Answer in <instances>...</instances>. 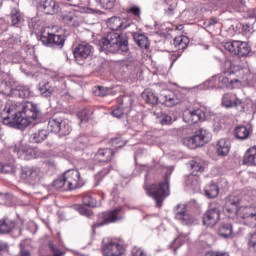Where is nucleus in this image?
<instances>
[{"label":"nucleus","instance_id":"nucleus-20","mask_svg":"<svg viewBox=\"0 0 256 256\" xmlns=\"http://www.w3.org/2000/svg\"><path fill=\"white\" fill-rule=\"evenodd\" d=\"M160 101L167 107H173L179 103V98H177V95H175L174 92L165 90L160 94Z\"/></svg>","mask_w":256,"mask_h":256},{"label":"nucleus","instance_id":"nucleus-4","mask_svg":"<svg viewBox=\"0 0 256 256\" xmlns=\"http://www.w3.org/2000/svg\"><path fill=\"white\" fill-rule=\"evenodd\" d=\"M85 185V181L81 179L79 170L70 169L64 172L62 176L54 181L55 189L58 191H75Z\"/></svg>","mask_w":256,"mask_h":256},{"label":"nucleus","instance_id":"nucleus-60","mask_svg":"<svg viewBox=\"0 0 256 256\" xmlns=\"http://www.w3.org/2000/svg\"><path fill=\"white\" fill-rule=\"evenodd\" d=\"M216 256H229V254L226 252H217Z\"/></svg>","mask_w":256,"mask_h":256},{"label":"nucleus","instance_id":"nucleus-31","mask_svg":"<svg viewBox=\"0 0 256 256\" xmlns=\"http://www.w3.org/2000/svg\"><path fill=\"white\" fill-rule=\"evenodd\" d=\"M14 91H15V95H18V97H20L21 99H29V97L33 95V92H31V89L23 85L16 86Z\"/></svg>","mask_w":256,"mask_h":256},{"label":"nucleus","instance_id":"nucleus-50","mask_svg":"<svg viewBox=\"0 0 256 256\" xmlns=\"http://www.w3.org/2000/svg\"><path fill=\"white\" fill-rule=\"evenodd\" d=\"M78 211H79L80 215H85L88 218L93 217V212L83 206H79Z\"/></svg>","mask_w":256,"mask_h":256},{"label":"nucleus","instance_id":"nucleus-19","mask_svg":"<svg viewBox=\"0 0 256 256\" xmlns=\"http://www.w3.org/2000/svg\"><path fill=\"white\" fill-rule=\"evenodd\" d=\"M177 209H181V210L176 211L175 217L183 225H193L195 223V218H193V216H191V214H189L185 211V205L179 204V205H177Z\"/></svg>","mask_w":256,"mask_h":256},{"label":"nucleus","instance_id":"nucleus-6","mask_svg":"<svg viewBox=\"0 0 256 256\" xmlns=\"http://www.w3.org/2000/svg\"><path fill=\"white\" fill-rule=\"evenodd\" d=\"M210 139L211 133L205 128H199L192 137L184 138L183 144L189 149H197V147H203L205 143H209Z\"/></svg>","mask_w":256,"mask_h":256},{"label":"nucleus","instance_id":"nucleus-5","mask_svg":"<svg viewBox=\"0 0 256 256\" xmlns=\"http://www.w3.org/2000/svg\"><path fill=\"white\" fill-rule=\"evenodd\" d=\"M39 40L46 47H53L54 49H63V45H65V35L59 26L44 28Z\"/></svg>","mask_w":256,"mask_h":256},{"label":"nucleus","instance_id":"nucleus-18","mask_svg":"<svg viewBox=\"0 0 256 256\" xmlns=\"http://www.w3.org/2000/svg\"><path fill=\"white\" fill-rule=\"evenodd\" d=\"M203 119H205V113L201 109L186 110L183 114V120L186 123L195 124L203 121Z\"/></svg>","mask_w":256,"mask_h":256},{"label":"nucleus","instance_id":"nucleus-46","mask_svg":"<svg viewBox=\"0 0 256 256\" xmlns=\"http://www.w3.org/2000/svg\"><path fill=\"white\" fill-rule=\"evenodd\" d=\"M131 256H149L147 251L139 246L132 247Z\"/></svg>","mask_w":256,"mask_h":256},{"label":"nucleus","instance_id":"nucleus-11","mask_svg":"<svg viewBox=\"0 0 256 256\" xmlns=\"http://www.w3.org/2000/svg\"><path fill=\"white\" fill-rule=\"evenodd\" d=\"M224 48L232 55H238V57H247L251 53V47L247 42L234 40L231 42H226Z\"/></svg>","mask_w":256,"mask_h":256},{"label":"nucleus","instance_id":"nucleus-49","mask_svg":"<svg viewBox=\"0 0 256 256\" xmlns=\"http://www.w3.org/2000/svg\"><path fill=\"white\" fill-rule=\"evenodd\" d=\"M111 114L113 115V117H116V119H121V117L125 115V112L123 111V107L119 106L114 109Z\"/></svg>","mask_w":256,"mask_h":256},{"label":"nucleus","instance_id":"nucleus-40","mask_svg":"<svg viewBox=\"0 0 256 256\" xmlns=\"http://www.w3.org/2000/svg\"><path fill=\"white\" fill-rule=\"evenodd\" d=\"M187 241L186 234H180L170 245V247H174V253H177V249H179L184 243Z\"/></svg>","mask_w":256,"mask_h":256},{"label":"nucleus","instance_id":"nucleus-61","mask_svg":"<svg viewBox=\"0 0 256 256\" xmlns=\"http://www.w3.org/2000/svg\"><path fill=\"white\" fill-rule=\"evenodd\" d=\"M205 256H217V253L215 252H207Z\"/></svg>","mask_w":256,"mask_h":256},{"label":"nucleus","instance_id":"nucleus-63","mask_svg":"<svg viewBox=\"0 0 256 256\" xmlns=\"http://www.w3.org/2000/svg\"><path fill=\"white\" fill-rule=\"evenodd\" d=\"M29 27H33V29H37V25H33V20L29 22Z\"/></svg>","mask_w":256,"mask_h":256},{"label":"nucleus","instance_id":"nucleus-47","mask_svg":"<svg viewBox=\"0 0 256 256\" xmlns=\"http://www.w3.org/2000/svg\"><path fill=\"white\" fill-rule=\"evenodd\" d=\"M248 247L250 249H256V231L250 234L248 239Z\"/></svg>","mask_w":256,"mask_h":256},{"label":"nucleus","instance_id":"nucleus-53","mask_svg":"<svg viewBox=\"0 0 256 256\" xmlns=\"http://www.w3.org/2000/svg\"><path fill=\"white\" fill-rule=\"evenodd\" d=\"M175 7H177L176 2L174 0V3L168 4V9L166 10V15H173L175 11Z\"/></svg>","mask_w":256,"mask_h":256},{"label":"nucleus","instance_id":"nucleus-9","mask_svg":"<svg viewBox=\"0 0 256 256\" xmlns=\"http://www.w3.org/2000/svg\"><path fill=\"white\" fill-rule=\"evenodd\" d=\"M125 219V214L122 213L121 208H116L109 212H103L98 215V222L94 224V227H103V225H109V223H117Z\"/></svg>","mask_w":256,"mask_h":256},{"label":"nucleus","instance_id":"nucleus-3","mask_svg":"<svg viewBox=\"0 0 256 256\" xmlns=\"http://www.w3.org/2000/svg\"><path fill=\"white\" fill-rule=\"evenodd\" d=\"M99 45L106 53H127L129 51V37L127 34L109 32L101 39Z\"/></svg>","mask_w":256,"mask_h":256},{"label":"nucleus","instance_id":"nucleus-52","mask_svg":"<svg viewBox=\"0 0 256 256\" xmlns=\"http://www.w3.org/2000/svg\"><path fill=\"white\" fill-rule=\"evenodd\" d=\"M129 13H132V15H134L135 17H140L141 15V8H139V6H133L131 8H129Z\"/></svg>","mask_w":256,"mask_h":256},{"label":"nucleus","instance_id":"nucleus-23","mask_svg":"<svg viewBox=\"0 0 256 256\" xmlns=\"http://www.w3.org/2000/svg\"><path fill=\"white\" fill-rule=\"evenodd\" d=\"M107 26L112 31H121L123 29H127V25H125V20L117 16H114L108 19Z\"/></svg>","mask_w":256,"mask_h":256},{"label":"nucleus","instance_id":"nucleus-64","mask_svg":"<svg viewBox=\"0 0 256 256\" xmlns=\"http://www.w3.org/2000/svg\"><path fill=\"white\" fill-rule=\"evenodd\" d=\"M115 195H117V188H114L112 191V196L115 197Z\"/></svg>","mask_w":256,"mask_h":256},{"label":"nucleus","instance_id":"nucleus-58","mask_svg":"<svg viewBox=\"0 0 256 256\" xmlns=\"http://www.w3.org/2000/svg\"><path fill=\"white\" fill-rule=\"evenodd\" d=\"M7 249V242H0V251H5Z\"/></svg>","mask_w":256,"mask_h":256},{"label":"nucleus","instance_id":"nucleus-21","mask_svg":"<svg viewBox=\"0 0 256 256\" xmlns=\"http://www.w3.org/2000/svg\"><path fill=\"white\" fill-rule=\"evenodd\" d=\"M217 154L220 157H227L231 151V142L225 138L220 139L216 145Z\"/></svg>","mask_w":256,"mask_h":256},{"label":"nucleus","instance_id":"nucleus-2","mask_svg":"<svg viewBox=\"0 0 256 256\" xmlns=\"http://www.w3.org/2000/svg\"><path fill=\"white\" fill-rule=\"evenodd\" d=\"M225 213L230 215L236 214V219L242 225L248 227H256V194L255 192L248 190L242 193L241 198L239 196L230 195L226 198L224 204Z\"/></svg>","mask_w":256,"mask_h":256},{"label":"nucleus","instance_id":"nucleus-44","mask_svg":"<svg viewBox=\"0 0 256 256\" xmlns=\"http://www.w3.org/2000/svg\"><path fill=\"white\" fill-rule=\"evenodd\" d=\"M82 203L85 207H97V200L89 195L82 197Z\"/></svg>","mask_w":256,"mask_h":256},{"label":"nucleus","instance_id":"nucleus-62","mask_svg":"<svg viewBox=\"0 0 256 256\" xmlns=\"http://www.w3.org/2000/svg\"><path fill=\"white\" fill-rule=\"evenodd\" d=\"M174 1L177 5V0H166V3H167V5H171V3H174Z\"/></svg>","mask_w":256,"mask_h":256},{"label":"nucleus","instance_id":"nucleus-37","mask_svg":"<svg viewBox=\"0 0 256 256\" xmlns=\"http://www.w3.org/2000/svg\"><path fill=\"white\" fill-rule=\"evenodd\" d=\"M234 135L237 139L245 140L249 137V129L245 126H237L234 130Z\"/></svg>","mask_w":256,"mask_h":256},{"label":"nucleus","instance_id":"nucleus-8","mask_svg":"<svg viewBox=\"0 0 256 256\" xmlns=\"http://www.w3.org/2000/svg\"><path fill=\"white\" fill-rule=\"evenodd\" d=\"M190 169H192V174L188 176L187 185L192 187V189H199V176L198 173H203L205 171V162L201 158H194L189 162Z\"/></svg>","mask_w":256,"mask_h":256},{"label":"nucleus","instance_id":"nucleus-48","mask_svg":"<svg viewBox=\"0 0 256 256\" xmlns=\"http://www.w3.org/2000/svg\"><path fill=\"white\" fill-rule=\"evenodd\" d=\"M161 125H171L173 123V118L170 115L164 114L160 118Z\"/></svg>","mask_w":256,"mask_h":256},{"label":"nucleus","instance_id":"nucleus-54","mask_svg":"<svg viewBox=\"0 0 256 256\" xmlns=\"http://www.w3.org/2000/svg\"><path fill=\"white\" fill-rule=\"evenodd\" d=\"M248 19H256V8L248 11Z\"/></svg>","mask_w":256,"mask_h":256},{"label":"nucleus","instance_id":"nucleus-38","mask_svg":"<svg viewBox=\"0 0 256 256\" xmlns=\"http://www.w3.org/2000/svg\"><path fill=\"white\" fill-rule=\"evenodd\" d=\"M142 97L145 102L150 103L151 105H157L159 103V96L151 91L143 92Z\"/></svg>","mask_w":256,"mask_h":256},{"label":"nucleus","instance_id":"nucleus-15","mask_svg":"<svg viewBox=\"0 0 256 256\" xmlns=\"http://www.w3.org/2000/svg\"><path fill=\"white\" fill-rule=\"evenodd\" d=\"M241 69V65H239V61H226L225 62V72L224 75L225 77L222 78V83H224V85H226V87H229V83L233 84V83H237L239 82V80L237 79H229V75H235V73L239 72V70Z\"/></svg>","mask_w":256,"mask_h":256},{"label":"nucleus","instance_id":"nucleus-29","mask_svg":"<svg viewBox=\"0 0 256 256\" xmlns=\"http://www.w3.org/2000/svg\"><path fill=\"white\" fill-rule=\"evenodd\" d=\"M244 163L256 167V146H253L246 151L244 155Z\"/></svg>","mask_w":256,"mask_h":256},{"label":"nucleus","instance_id":"nucleus-27","mask_svg":"<svg viewBox=\"0 0 256 256\" xmlns=\"http://www.w3.org/2000/svg\"><path fill=\"white\" fill-rule=\"evenodd\" d=\"M49 137V132L45 129L37 130L30 136L31 143H43Z\"/></svg>","mask_w":256,"mask_h":256},{"label":"nucleus","instance_id":"nucleus-28","mask_svg":"<svg viewBox=\"0 0 256 256\" xmlns=\"http://www.w3.org/2000/svg\"><path fill=\"white\" fill-rule=\"evenodd\" d=\"M21 21H23V14H21V11L17 8H12L10 13V23L12 27H19Z\"/></svg>","mask_w":256,"mask_h":256},{"label":"nucleus","instance_id":"nucleus-35","mask_svg":"<svg viewBox=\"0 0 256 256\" xmlns=\"http://www.w3.org/2000/svg\"><path fill=\"white\" fill-rule=\"evenodd\" d=\"M59 125H61V118H50L48 121V131H50V133L59 134L61 131Z\"/></svg>","mask_w":256,"mask_h":256},{"label":"nucleus","instance_id":"nucleus-14","mask_svg":"<svg viewBox=\"0 0 256 256\" xmlns=\"http://www.w3.org/2000/svg\"><path fill=\"white\" fill-rule=\"evenodd\" d=\"M219 219H221V210L217 205H211L203 215V224L206 227H215V224L219 223Z\"/></svg>","mask_w":256,"mask_h":256},{"label":"nucleus","instance_id":"nucleus-13","mask_svg":"<svg viewBox=\"0 0 256 256\" xmlns=\"http://www.w3.org/2000/svg\"><path fill=\"white\" fill-rule=\"evenodd\" d=\"M10 149L12 153H15L18 159H22L23 161H31V159L35 157V151L27 144L18 143Z\"/></svg>","mask_w":256,"mask_h":256},{"label":"nucleus","instance_id":"nucleus-30","mask_svg":"<svg viewBox=\"0 0 256 256\" xmlns=\"http://www.w3.org/2000/svg\"><path fill=\"white\" fill-rule=\"evenodd\" d=\"M13 229H15V222L13 220L8 218L0 220V235L10 233Z\"/></svg>","mask_w":256,"mask_h":256},{"label":"nucleus","instance_id":"nucleus-7","mask_svg":"<svg viewBox=\"0 0 256 256\" xmlns=\"http://www.w3.org/2000/svg\"><path fill=\"white\" fill-rule=\"evenodd\" d=\"M148 195L156 201V207H162L163 201L169 196V179L165 176V181L160 184H154L148 188Z\"/></svg>","mask_w":256,"mask_h":256},{"label":"nucleus","instance_id":"nucleus-43","mask_svg":"<svg viewBox=\"0 0 256 256\" xmlns=\"http://www.w3.org/2000/svg\"><path fill=\"white\" fill-rule=\"evenodd\" d=\"M0 92L2 95H13V87H11L7 81H3L0 85Z\"/></svg>","mask_w":256,"mask_h":256},{"label":"nucleus","instance_id":"nucleus-17","mask_svg":"<svg viewBox=\"0 0 256 256\" xmlns=\"http://www.w3.org/2000/svg\"><path fill=\"white\" fill-rule=\"evenodd\" d=\"M38 9L46 15H55V13H59V3L55 0H38Z\"/></svg>","mask_w":256,"mask_h":256},{"label":"nucleus","instance_id":"nucleus-33","mask_svg":"<svg viewBox=\"0 0 256 256\" xmlns=\"http://www.w3.org/2000/svg\"><path fill=\"white\" fill-rule=\"evenodd\" d=\"M205 195L208 199H215L219 195V186L215 183H210L205 187Z\"/></svg>","mask_w":256,"mask_h":256},{"label":"nucleus","instance_id":"nucleus-51","mask_svg":"<svg viewBox=\"0 0 256 256\" xmlns=\"http://www.w3.org/2000/svg\"><path fill=\"white\" fill-rule=\"evenodd\" d=\"M0 173H4V174H9V173H13V166L6 164H0Z\"/></svg>","mask_w":256,"mask_h":256},{"label":"nucleus","instance_id":"nucleus-45","mask_svg":"<svg viewBox=\"0 0 256 256\" xmlns=\"http://www.w3.org/2000/svg\"><path fill=\"white\" fill-rule=\"evenodd\" d=\"M97 3H100L103 9H113L117 0H96Z\"/></svg>","mask_w":256,"mask_h":256},{"label":"nucleus","instance_id":"nucleus-1","mask_svg":"<svg viewBox=\"0 0 256 256\" xmlns=\"http://www.w3.org/2000/svg\"><path fill=\"white\" fill-rule=\"evenodd\" d=\"M41 117V109L32 102L8 100L1 112L3 125L17 129L29 127L33 121Z\"/></svg>","mask_w":256,"mask_h":256},{"label":"nucleus","instance_id":"nucleus-56","mask_svg":"<svg viewBox=\"0 0 256 256\" xmlns=\"http://www.w3.org/2000/svg\"><path fill=\"white\" fill-rule=\"evenodd\" d=\"M222 127L223 126L221 125V122H219V121L214 122V124H213L214 131H221Z\"/></svg>","mask_w":256,"mask_h":256},{"label":"nucleus","instance_id":"nucleus-39","mask_svg":"<svg viewBox=\"0 0 256 256\" xmlns=\"http://www.w3.org/2000/svg\"><path fill=\"white\" fill-rule=\"evenodd\" d=\"M39 91L42 97H51L53 93V86L49 82H44L39 85Z\"/></svg>","mask_w":256,"mask_h":256},{"label":"nucleus","instance_id":"nucleus-22","mask_svg":"<svg viewBox=\"0 0 256 256\" xmlns=\"http://www.w3.org/2000/svg\"><path fill=\"white\" fill-rule=\"evenodd\" d=\"M113 155H115V151H113V149H100L96 153V161H99L100 163H109V161L113 159Z\"/></svg>","mask_w":256,"mask_h":256},{"label":"nucleus","instance_id":"nucleus-12","mask_svg":"<svg viewBox=\"0 0 256 256\" xmlns=\"http://www.w3.org/2000/svg\"><path fill=\"white\" fill-rule=\"evenodd\" d=\"M20 176L21 179H24L29 183H37V181H41L43 171L37 166H24L21 168Z\"/></svg>","mask_w":256,"mask_h":256},{"label":"nucleus","instance_id":"nucleus-26","mask_svg":"<svg viewBox=\"0 0 256 256\" xmlns=\"http://www.w3.org/2000/svg\"><path fill=\"white\" fill-rule=\"evenodd\" d=\"M133 39L140 49H149V38L144 34L136 32L133 34Z\"/></svg>","mask_w":256,"mask_h":256},{"label":"nucleus","instance_id":"nucleus-10","mask_svg":"<svg viewBox=\"0 0 256 256\" xmlns=\"http://www.w3.org/2000/svg\"><path fill=\"white\" fill-rule=\"evenodd\" d=\"M102 253L104 256H121L125 253V245L121 240L110 239L103 242Z\"/></svg>","mask_w":256,"mask_h":256},{"label":"nucleus","instance_id":"nucleus-41","mask_svg":"<svg viewBox=\"0 0 256 256\" xmlns=\"http://www.w3.org/2000/svg\"><path fill=\"white\" fill-rule=\"evenodd\" d=\"M93 93L96 95V97H107V95L111 93V90L103 86H95L93 88Z\"/></svg>","mask_w":256,"mask_h":256},{"label":"nucleus","instance_id":"nucleus-57","mask_svg":"<svg viewBox=\"0 0 256 256\" xmlns=\"http://www.w3.org/2000/svg\"><path fill=\"white\" fill-rule=\"evenodd\" d=\"M20 256H31V253H29V250H21Z\"/></svg>","mask_w":256,"mask_h":256},{"label":"nucleus","instance_id":"nucleus-32","mask_svg":"<svg viewBox=\"0 0 256 256\" xmlns=\"http://www.w3.org/2000/svg\"><path fill=\"white\" fill-rule=\"evenodd\" d=\"M218 233L220 237H224V239H227L228 237H231L233 235V226L229 223H223L220 225Z\"/></svg>","mask_w":256,"mask_h":256},{"label":"nucleus","instance_id":"nucleus-16","mask_svg":"<svg viewBox=\"0 0 256 256\" xmlns=\"http://www.w3.org/2000/svg\"><path fill=\"white\" fill-rule=\"evenodd\" d=\"M73 53L77 63L81 65L93 53V46L87 43L79 44L75 47Z\"/></svg>","mask_w":256,"mask_h":256},{"label":"nucleus","instance_id":"nucleus-36","mask_svg":"<svg viewBox=\"0 0 256 256\" xmlns=\"http://www.w3.org/2000/svg\"><path fill=\"white\" fill-rule=\"evenodd\" d=\"M59 129H60V131L58 132L59 135H62V136L69 135V133H71V122H69V120L67 119L63 120L60 118Z\"/></svg>","mask_w":256,"mask_h":256},{"label":"nucleus","instance_id":"nucleus-55","mask_svg":"<svg viewBox=\"0 0 256 256\" xmlns=\"http://www.w3.org/2000/svg\"><path fill=\"white\" fill-rule=\"evenodd\" d=\"M219 23V20L216 17H212L209 21H208V26L211 27L213 25H217Z\"/></svg>","mask_w":256,"mask_h":256},{"label":"nucleus","instance_id":"nucleus-34","mask_svg":"<svg viewBox=\"0 0 256 256\" xmlns=\"http://www.w3.org/2000/svg\"><path fill=\"white\" fill-rule=\"evenodd\" d=\"M174 47H178L180 51H185L189 45V38L187 36H178L174 38Z\"/></svg>","mask_w":256,"mask_h":256},{"label":"nucleus","instance_id":"nucleus-59","mask_svg":"<svg viewBox=\"0 0 256 256\" xmlns=\"http://www.w3.org/2000/svg\"><path fill=\"white\" fill-rule=\"evenodd\" d=\"M109 171H111V167L104 168L103 171L100 172V175H107V173H109Z\"/></svg>","mask_w":256,"mask_h":256},{"label":"nucleus","instance_id":"nucleus-42","mask_svg":"<svg viewBox=\"0 0 256 256\" xmlns=\"http://www.w3.org/2000/svg\"><path fill=\"white\" fill-rule=\"evenodd\" d=\"M91 115H93L91 110L84 109L78 113V119H80V123H87L91 119Z\"/></svg>","mask_w":256,"mask_h":256},{"label":"nucleus","instance_id":"nucleus-25","mask_svg":"<svg viewBox=\"0 0 256 256\" xmlns=\"http://www.w3.org/2000/svg\"><path fill=\"white\" fill-rule=\"evenodd\" d=\"M64 23L70 27H79V17L75 12H66L62 15Z\"/></svg>","mask_w":256,"mask_h":256},{"label":"nucleus","instance_id":"nucleus-24","mask_svg":"<svg viewBox=\"0 0 256 256\" xmlns=\"http://www.w3.org/2000/svg\"><path fill=\"white\" fill-rule=\"evenodd\" d=\"M241 103H242L241 99L237 98L233 94H224V96L222 97V105L227 108L239 107Z\"/></svg>","mask_w":256,"mask_h":256}]
</instances>
